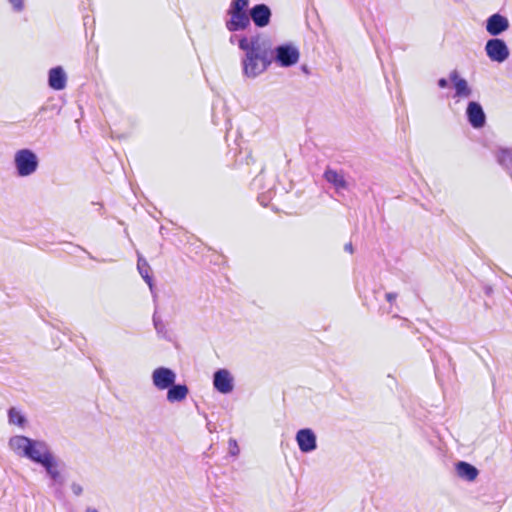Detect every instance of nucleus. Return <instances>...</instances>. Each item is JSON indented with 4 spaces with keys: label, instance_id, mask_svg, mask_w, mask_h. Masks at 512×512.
I'll return each mask as SVG.
<instances>
[{
    "label": "nucleus",
    "instance_id": "obj_18",
    "mask_svg": "<svg viewBox=\"0 0 512 512\" xmlns=\"http://www.w3.org/2000/svg\"><path fill=\"white\" fill-rule=\"evenodd\" d=\"M456 472L461 479L466 481H474L479 474L475 466L465 461H459L456 464Z\"/></svg>",
    "mask_w": 512,
    "mask_h": 512
},
{
    "label": "nucleus",
    "instance_id": "obj_2",
    "mask_svg": "<svg viewBox=\"0 0 512 512\" xmlns=\"http://www.w3.org/2000/svg\"><path fill=\"white\" fill-rule=\"evenodd\" d=\"M249 0H232L227 10L229 18L225 21V27L229 32H237L250 26L249 12H247Z\"/></svg>",
    "mask_w": 512,
    "mask_h": 512
},
{
    "label": "nucleus",
    "instance_id": "obj_8",
    "mask_svg": "<svg viewBox=\"0 0 512 512\" xmlns=\"http://www.w3.org/2000/svg\"><path fill=\"white\" fill-rule=\"evenodd\" d=\"M271 16V9L266 4H256L249 10L250 22L259 28L268 26Z\"/></svg>",
    "mask_w": 512,
    "mask_h": 512
},
{
    "label": "nucleus",
    "instance_id": "obj_31",
    "mask_svg": "<svg viewBox=\"0 0 512 512\" xmlns=\"http://www.w3.org/2000/svg\"><path fill=\"white\" fill-rule=\"evenodd\" d=\"M344 249L345 251H348L350 253L353 252V246H352V243H347L345 246H344Z\"/></svg>",
    "mask_w": 512,
    "mask_h": 512
},
{
    "label": "nucleus",
    "instance_id": "obj_23",
    "mask_svg": "<svg viewBox=\"0 0 512 512\" xmlns=\"http://www.w3.org/2000/svg\"><path fill=\"white\" fill-rule=\"evenodd\" d=\"M153 325H154V328L159 336H161L163 338H167L166 326H165L164 322L162 321V319L159 316H157L156 312L153 314Z\"/></svg>",
    "mask_w": 512,
    "mask_h": 512
},
{
    "label": "nucleus",
    "instance_id": "obj_19",
    "mask_svg": "<svg viewBox=\"0 0 512 512\" xmlns=\"http://www.w3.org/2000/svg\"><path fill=\"white\" fill-rule=\"evenodd\" d=\"M167 390V400L171 403L183 401L189 393V389L185 384L174 383Z\"/></svg>",
    "mask_w": 512,
    "mask_h": 512
},
{
    "label": "nucleus",
    "instance_id": "obj_1",
    "mask_svg": "<svg viewBox=\"0 0 512 512\" xmlns=\"http://www.w3.org/2000/svg\"><path fill=\"white\" fill-rule=\"evenodd\" d=\"M239 48L245 52L242 58L244 76L256 78L265 72L272 63L270 41L260 34L239 39Z\"/></svg>",
    "mask_w": 512,
    "mask_h": 512
},
{
    "label": "nucleus",
    "instance_id": "obj_26",
    "mask_svg": "<svg viewBox=\"0 0 512 512\" xmlns=\"http://www.w3.org/2000/svg\"><path fill=\"white\" fill-rule=\"evenodd\" d=\"M70 487L76 496H80L83 493V487L79 483L73 482Z\"/></svg>",
    "mask_w": 512,
    "mask_h": 512
},
{
    "label": "nucleus",
    "instance_id": "obj_3",
    "mask_svg": "<svg viewBox=\"0 0 512 512\" xmlns=\"http://www.w3.org/2000/svg\"><path fill=\"white\" fill-rule=\"evenodd\" d=\"M13 163L19 177L31 176L39 167V159L36 153L28 148L16 151Z\"/></svg>",
    "mask_w": 512,
    "mask_h": 512
},
{
    "label": "nucleus",
    "instance_id": "obj_30",
    "mask_svg": "<svg viewBox=\"0 0 512 512\" xmlns=\"http://www.w3.org/2000/svg\"><path fill=\"white\" fill-rule=\"evenodd\" d=\"M242 36H238L237 34H233L230 36V39H229V42L231 44H234L236 41L239 43V39L241 38Z\"/></svg>",
    "mask_w": 512,
    "mask_h": 512
},
{
    "label": "nucleus",
    "instance_id": "obj_14",
    "mask_svg": "<svg viewBox=\"0 0 512 512\" xmlns=\"http://www.w3.org/2000/svg\"><path fill=\"white\" fill-rule=\"evenodd\" d=\"M449 79L451 80L455 88L454 97L468 98L472 95V89L469 87L467 80L464 78H460L457 70L451 71Z\"/></svg>",
    "mask_w": 512,
    "mask_h": 512
},
{
    "label": "nucleus",
    "instance_id": "obj_13",
    "mask_svg": "<svg viewBox=\"0 0 512 512\" xmlns=\"http://www.w3.org/2000/svg\"><path fill=\"white\" fill-rule=\"evenodd\" d=\"M508 28V19L499 13L491 15L486 20V30L492 36H498L508 30Z\"/></svg>",
    "mask_w": 512,
    "mask_h": 512
},
{
    "label": "nucleus",
    "instance_id": "obj_10",
    "mask_svg": "<svg viewBox=\"0 0 512 512\" xmlns=\"http://www.w3.org/2000/svg\"><path fill=\"white\" fill-rule=\"evenodd\" d=\"M296 441L303 453H309L317 448L316 435L310 428L300 429L296 433Z\"/></svg>",
    "mask_w": 512,
    "mask_h": 512
},
{
    "label": "nucleus",
    "instance_id": "obj_12",
    "mask_svg": "<svg viewBox=\"0 0 512 512\" xmlns=\"http://www.w3.org/2000/svg\"><path fill=\"white\" fill-rule=\"evenodd\" d=\"M324 179L331 184L338 195H342L343 191L348 189V183L344 173L328 167L323 175Z\"/></svg>",
    "mask_w": 512,
    "mask_h": 512
},
{
    "label": "nucleus",
    "instance_id": "obj_9",
    "mask_svg": "<svg viewBox=\"0 0 512 512\" xmlns=\"http://www.w3.org/2000/svg\"><path fill=\"white\" fill-rule=\"evenodd\" d=\"M214 388L222 393L228 394L233 391V377L227 369H219L213 375Z\"/></svg>",
    "mask_w": 512,
    "mask_h": 512
},
{
    "label": "nucleus",
    "instance_id": "obj_11",
    "mask_svg": "<svg viewBox=\"0 0 512 512\" xmlns=\"http://www.w3.org/2000/svg\"><path fill=\"white\" fill-rule=\"evenodd\" d=\"M466 115L468 122L476 129L482 128L486 123V115L478 102L471 101L468 103Z\"/></svg>",
    "mask_w": 512,
    "mask_h": 512
},
{
    "label": "nucleus",
    "instance_id": "obj_34",
    "mask_svg": "<svg viewBox=\"0 0 512 512\" xmlns=\"http://www.w3.org/2000/svg\"><path fill=\"white\" fill-rule=\"evenodd\" d=\"M257 181H259V178L258 177L254 178V183H256Z\"/></svg>",
    "mask_w": 512,
    "mask_h": 512
},
{
    "label": "nucleus",
    "instance_id": "obj_7",
    "mask_svg": "<svg viewBox=\"0 0 512 512\" xmlns=\"http://www.w3.org/2000/svg\"><path fill=\"white\" fill-rule=\"evenodd\" d=\"M175 372L167 367H158L152 373L153 385L159 390H165L174 384Z\"/></svg>",
    "mask_w": 512,
    "mask_h": 512
},
{
    "label": "nucleus",
    "instance_id": "obj_33",
    "mask_svg": "<svg viewBox=\"0 0 512 512\" xmlns=\"http://www.w3.org/2000/svg\"><path fill=\"white\" fill-rule=\"evenodd\" d=\"M56 496L60 497L62 492L60 489H57L56 492H55Z\"/></svg>",
    "mask_w": 512,
    "mask_h": 512
},
{
    "label": "nucleus",
    "instance_id": "obj_25",
    "mask_svg": "<svg viewBox=\"0 0 512 512\" xmlns=\"http://www.w3.org/2000/svg\"><path fill=\"white\" fill-rule=\"evenodd\" d=\"M9 3L15 12H21L24 9L23 0H9Z\"/></svg>",
    "mask_w": 512,
    "mask_h": 512
},
{
    "label": "nucleus",
    "instance_id": "obj_17",
    "mask_svg": "<svg viewBox=\"0 0 512 512\" xmlns=\"http://www.w3.org/2000/svg\"><path fill=\"white\" fill-rule=\"evenodd\" d=\"M31 438L23 435H16L9 439V447L16 454L22 457H26V449L29 450L31 447Z\"/></svg>",
    "mask_w": 512,
    "mask_h": 512
},
{
    "label": "nucleus",
    "instance_id": "obj_4",
    "mask_svg": "<svg viewBox=\"0 0 512 512\" xmlns=\"http://www.w3.org/2000/svg\"><path fill=\"white\" fill-rule=\"evenodd\" d=\"M272 53V61L274 60L281 67H290L295 65L299 60V50L293 44H283L275 47Z\"/></svg>",
    "mask_w": 512,
    "mask_h": 512
},
{
    "label": "nucleus",
    "instance_id": "obj_16",
    "mask_svg": "<svg viewBox=\"0 0 512 512\" xmlns=\"http://www.w3.org/2000/svg\"><path fill=\"white\" fill-rule=\"evenodd\" d=\"M42 466L54 484H58L60 486L64 484V478L58 470V460L54 454L52 457L48 458Z\"/></svg>",
    "mask_w": 512,
    "mask_h": 512
},
{
    "label": "nucleus",
    "instance_id": "obj_6",
    "mask_svg": "<svg viewBox=\"0 0 512 512\" xmlns=\"http://www.w3.org/2000/svg\"><path fill=\"white\" fill-rule=\"evenodd\" d=\"M53 453L48 444L42 440H31V447L26 449V458L31 461L42 465L48 458L52 457Z\"/></svg>",
    "mask_w": 512,
    "mask_h": 512
},
{
    "label": "nucleus",
    "instance_id": "obj_27",
    "mask_svg": "<svg viewBox=\"0 0 512 512\" xmlns=\"http://www.w3.org/2000/svg\"><path fill=\"white\" fill-rule=\"evenodd\" d=\"M385 297H386V300H387L388 302L392 303L393 301H395V300H396V298H397V294H396V293L389 292V293H387V294L385 295Z\"/></svg>",
    "mask_w": 512,
    "mask_h": 512
},
{
    "label": "nucleus",
    "instance_id": "obj_5",
    "mask_svg": "<svg viewBox=\"0 0 512 512\" xmlns=\"http://www.w3.org/2000/svg\"><path fill=\"white\" fill-rule=\"evenodd\" d=\"M485 51L487 56L495 62L502 63L509 57V49L500 38H492L486 42Z\"/></svg>",
    "mask_w": 512,
    "mask_h": 512
},
{
    "label": "nucleus",
    "instance_id": "obj_22",
    "mask_svg": "<svg viewBox=\"0 0 512 512\" xmlns=\"http://www.w3.org/2000/svg\"><path fill=\"white\" fill-rule=\"evenodd\" d=\"M8 419L10 424L18 425L20 427H24L27 422L26 417L15 407L9 409Z\"/></svg>",
    "mask_w": 512,
    "mask_h": 512
},
{
    "label": "nucleus",
    "instance_id": "obj_24",
    "mask_svg": "<svg viewBox=\"0 0 512 512\" xmlns=\"http://www.w3.org/2000/svg\"><path fill=\"white\" fill-rule=\"evenodd\" d=\"M240 450H239V447H238V444H237V441L235 439H230L229 440V453L232 455V456H237L239 454Z\"/></svg>",
    "mask_w": 512,
    "mask_h": 512
},
{
    "label": "nucleus",
    "instance_id": "obj_20",
    "mask_svg": "<svg viewBox=\"0 0 512 512\" xmlns=\"http://www.w3.org/2000/svg\"><path fill=\"white\" fill-rule=\"evenodd\" d=\"M137 269H138L140 275L142 276V278L148 284L151 292H153V280L150 275L151 268H150V265L148 264V262L146 261V259H144L141 256L138 258V261H137Z\"/></svg>",
    "mask_w": 512,
    "mask_h": 512
},
{
    "label": "nucleus",
    "instance_id": "obj_28",
    "mask_svg": "<svg viewBox=\"0 0 512 512\" xmlns=\"http://www.w3.org/2000/svg\"><path fill=\"white\" fill-rule=\"evenodd\" d=\"M49 109H51V110H54V109H55V110L57 111V113H59V112H60V108H57V107H55V106H52L51 108H49L48 106H42V107L39 109V113L46 112V111H47V110H49Z\"/></svg>",
    "mask_w": 512,
    "mask_h": 512
},
{
    "label": "nucleus",
    "instance_id": "obj_32",
    "mask_svg": "<svg viewBox=\"0 0 512 512\" xmlns=\"http://www.w3.org/2000/svg\"><path fill=\"white\" fill-rule=\"evenodd\" d=\"M85 512H98V510L92 507H87Z\"/></svg>",
    "mask_w": 512,
    "mask_h": 512
},
{
    "label": "nucleus",
    "instance_id": "obj_15",
    "mask_svg": "<svg viewBox=\"0 0 512 512\" xmlns=\"http://www.w3.org/2000/svg\"><path fill=\"white\" fill-rule=\"evenodd\" d=\"M67 75L61 66L51 68L48 73V85L54 90H63L66 87Z\"/></svg>",
    "mask_w": 512,
    "mask_h": 512
},
{
    "label": "nucleus",
    "instance_id": "obj_29",
    "mask_svg": "<svg viewBox=\"0 0 512 512\" xmlns=\"http://www.w3.org/2000/svg\"><path fill=\"white\" fill-rule=\"evenodd\" d=\"M438 86H439L440 88H446V87L448 86V81H447V79H445V78H440V79L438 80Z\"/></svg>",
    "mask_w": 512,
    "mask_h": 512
},
{
    "label": "nucleus",
    "instance_id": "obj_21",
    "mask_svg": "<svg viewBox=\"0 0 512 512\" xmlns=\"http://www.w3.org/2000/svg\"><path fill=\"white\" fill-rule=\"evenodd\" d=\"M497 162L507 171H512V150L501 148L496 154Z\"/></svg>",
    "mask_w": 512,
    "mask_h": 512
}]
</instances>
